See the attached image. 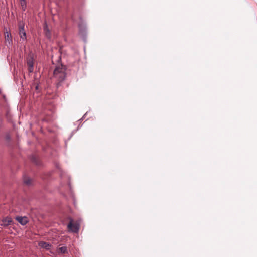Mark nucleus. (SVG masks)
I'll use <instances>...</instances> for the list:
<instances>
[{
	"mask_svg": "<svg viewBox=\"0 0 257 257\" xmlns=\"http://www.w3.org/2000/svg\"><path fill=\"white\" fill-rule=\"evenodd\" d=\"M54 76L58 81L62 82L66 76L65 69L63 66L57 67L54 71Z\"/></svg>",
	"mask_w": 257,
	"mask_h": 257,
	"instance_id": "1",
	"label": "nucleus"
},
{
	"mask_svg": "<svg viewBox=\"0 0 257 257\" xmlns=\"http://www.w3.org/2000/svg\"><path fill=\"white\" fill-rule=\"evenodd\" d=\"M69 231L74 233H77L79 229V225L78 223H73L72 219H70V222L67 225Z\"/></svg>",
	"mask_w": 257,
	"mask_h": 257,
	"instance_id": "2",
	"label": "nucleus"
},
{
	"mask_svg": "<svg viewBox=\"0 0 257 257\" xmlns=\"http://www.w3.org/2000/svg\"><path fill=\"white\" fill-rule=\"evenodd\" d=\"M24 23L20 22L19 24V31L20 38L23 40H26V33L24 29Z\"/></svg>",
	"mask_w": 257,
	"mask_h": 257,
	"instance_id": "3",
	"label": "nucleus"
},
{
	"mask_svg": "<svg viewBox=\"0 0 257 257\" xmlns=\"http://www.w3.org/2000/svg\"><path fill=\"white\" fill-rule=\"evenodd\" d=\"M12 222V219L10 217H6L3 218L2 220V223L0 224L1 226L3 227H7Z\"/></svg>",
	"mask_w": 257,
	"mask_h": 257,
	"instance_id": "4",
	"label": "nucleus"
},
{
	"mask_svg": "<svg viewBox=\"0 0 257 257\" xmlns=\"http://www.w3.org/2000/svg\"><path fill=\"white\" fill-rule=\"evenodd\" d=\"M16 220L22 225H25L28 222V219L26 216H17Z\"/></svg>",
	"mask_w": 257,
	"mask_h": 257,
	"instance_id": "5",
	"label": "nucleus"
},
{
	"mask_svg": "<svg viewBox=\"0 0 257 257\" xmlns=\"http://www.w3.org/2000/svg\"><path fill=\"white\" fill-rule=\"evenodd\" d=\"M5 38L6 40V43L8 44L9 45H11L12 44V39L11 33L10 31H6L5 33Z\"/></svg>",
	"mask_w": 257,
	"mask_h": 257,
	"instance_id": "6",
	"label": "nucleus"
},
{
	"mask_svg": "<svg viewBox=\"0 0 257 257\" xmlns=\"http://www.w3.org/2000/svg\"><path fill=\"white\" fill-rule=\"evenodd\" d=\"M27 65L28 66V70L30 73H32L33 71L34 61L33 58L31 57L27 60Z\"/></svg>",
	"mask_w": 257,
	"mask_h": 257,
	"instance_id": "7",
	"label": "nucleus"
},
{
	"mask_svg": "<svg viewBox=\"0 0 257 257\" xmlns=\"http://www.w3.org/2000/svg\"><path fill=\"white\" fill-rule=\"evenodd\" d=\"M39 245L41 247H42L43 248H44V249H45L46 250H50L51 249V246H52L51 244H50L48 242H44V241H40L39 243Z\"/></svg>",
	"mask_w": 257,
	"mask_h": 257,
	"instance_id": "8",
	"label": "nucleus"
},
{
	"mask_svg": "<svg viewBox=\"0 0 257 257\" xmlns=\"http://www.w3.org/2000/svg\"><path fill=\"white\" fill-rule=\"evenodd\" d=\"M58 251L62 254L68 253L67 248L66 246H62L58 248Z\"/></svg>",
	"mask_w": 257,
	"mask_h": 257,
	"instance_id": "9",
	"label": "nucleus"
},
{
	"mask_svg": "<svg viewBox=\"0 0 257 257\" xmlns=\"http://www.w3.org/2000/svg\"><path fill=\"white\" fill-rule=\"evenodd\" d=\"M23 181L24 183L28 185L31 184V179L28 177L25 176L23 178Z\"/></svg>",
	"mask_w": 257,
	"mask_h": 257,
	"instance_id": "10",
	"label": "nucleus"
},
{
	"mask_svg": "<svg viewBox=\"0 0 257 257\" xmlns=\"http://www.w3.org/2000/svg\"><path fill=\"white\" fill-rule=\"evenodd\" d=\"M20 4L22 8V10L23 11H25L26 10L27 7L26 0H21V1H20Z\"/></svg>",
	"mask_w": 257,
	"mask_h": 257,
	"instance_id": "11",
	"label": "nucleus"
},
{
	"mask_svg": "<svg viewBox=\"0 0 257 257\" xmlns=\"http://www.w3.org/2000/svg\"><path fill=\"white\" fill-rule=\"evenodd\" d=\"M44 30L45 32L46 36L48 38H50L51 33H50V31L49 30V29L47 28V26L44 28Z\"/></svg>",
	"mask_w": 257,
	"mask_h": 257,
	"instance_id": "12",
	"label": "nucleus"
},
{
	"mask_svg": "<svg viewBox=\"0 0 257 257\" xmlns=\"http://www.w3.org/2000/svg\"><path fill=\"white\" fill-rule=\"evenodd\" d=\"M36 89H38V85H37V86H36Z\"/></svg>",
	"mask_w": 257,
	"mask_h": 257,
	"instance_id": "13",
	"label": "nucleus"
},
{
	"mask_svg": "<svg viewBox=\"0 0 257 257\" xmlns=\"http://www.w3.org/2000/svg\"><path fill=\"white\" fill-rule=\"evenodd\" d=\"M58 169L60 170V171L61 172V170H60V169L59 168H58Z\"/></svg>",
	"mask_w": 257,
	"mask_h": 257,
	"instance_id": "14",
	"label": "nucleus"
},
{
	"mask_svg": "<svg viewBox=\"0 0 257 257\" xmlns=\"http://www.w3.org/2000/svg\"><path fill=\"white\" fill-rule=\"evenodd\" d=\"M20 1H21V0H20Z\"/></svg>",
	"mask_w": 257,
	"mask_h": 257,
	"instance_id": "15",
	"label": "nucleus"
}]
</instances>
